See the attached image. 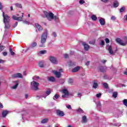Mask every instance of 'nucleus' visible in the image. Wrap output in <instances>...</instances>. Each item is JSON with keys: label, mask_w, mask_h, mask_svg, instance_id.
<instances>
[{"label": "nucleus", "mask_w": 127, "mask_h": 127, "mask_svg": "<svg viewBox=\"0 0 127 127\" xmlns=\"http://www.w3.org/2000/svg\"><path fill=\"white\" fill-rule=\"evenodd\" d=\"M56 113L59 117H64L65 116L64 112L60 110H57Z\"/></svg>", "instance_id": "8"}, {"label": "nucleus", "mask_w": 127, "mask_h": 127, "mask_svg": "<svg viewBox=\"0 0 127 127\" xmlns=\"http://www.w3.org/2000/svg\"><path fill=\"white\" fill-rule=\"evenodd\" d=\"M59 72H61V73L63 72V69L62 68H60L59 69Z\"/></svg>", "instance_id": "61"}, {"label": "nucleus", "mask_w": 127, "mask_h": 127, "mask_svg": "<svg viewBox=\"0 0 127 127\" xmlns=\"http://www.w3.org/2000/svg\"><path fill=\"white\" fill-rule=\"evenodd\" d=\"M124 74L125 75H126L127 76V70L126 71H124Z\"/></svg>", "instance_id": "63"}, {"label": "nucleus", "mask_w": 127, "mask_h": 127, "mask_svg": "<svg viewBox=\"0 0 127 127\" xmlns=\"http://www.w3.org/2000/svg\"><path fill=\"white\" fill-rule=\"evenodd\" d=\"M79 3L80 4H83V3H85V1L84 0H80Z\"/></svg>", "instance_id": "45"}, {"label": "nucleus", "mask_w": 127, "mask_h": 127, "mask_svg": "<svg viewBox=\"0 0 127 127\" xmlns=\"http://www.w3.org/2000/svg\"><path fill=\"white\" fill-rule=\"evenodd\" d=\"M37 46V43L36 42H34L31 44L32 47H35L36 46Z\"/></svg>", "instance_id": "43"}, {"label": "nucleus", "mask_w": 127, "mask_h": 127, "mask_svg": "<svg viewBox=\"0 0 127 127\" xmlns=\"http://www.w3.org/2000/svg\"><path fill=\"white\" fill-rule=\"evenodd\" d=\"M15 5H16V7H19V8H22V5L20 3H15Z\"/></svg>", "instance_id": "31"}, {"label": "nucleus", "mask_w": 127, "mask_h": 127, "mask_svg": "<svg viewBox=\"0 0 127 127\" xmlns=\"http://www.w3.org/2000/svg\"><path fill=\"white\" fill-rule=\"evenodd\" d=\"M39 66L41 68H43V67H44V62L42 61V62H39Z\"/></svg>", "instance_id": "23"}, {"label": "nucleus", "mask_w": 127, "mask_h": 127, "mask_svg": "<svg viewBox=\"0 0 127 127\" xmlns=\"http://www.w3.org/2000/svg\"><path fill=\"white\" fill-rule=\"evenodd\" d=\"M123 104L124 106H126V107H127V99H124L123 101Z\"/></svg>", "instance_id": "38"}, {"label": "nucleus", "mask_w": 127, "mask_h": 127, "mask_svg": "<svg viewBox=\"0 0 127 127\" xmlns=\"http://www.w3.org/2000/svg\"><path fill=\"white\" fill-rule=\"evenodd\" d=\"M66 108L68 109V110H71L72 109V107H71V105H67Z\"/></svg>", "instance_id": "49"}, {"label": "nucleus", "mask_w": 127, "mask_h": 127, "mask_svg": "<svg viewBox=\"0 0 127 127\" xmlns=\"http://www.w3.org/2000/svg\"><path fill=\"white\" fill-rule=\"evenodd\" d=\"M53 35L54 37H55V38L57 37V35L56 34V32H53Z\"/></svg>", "instance_id": "47"}, {"label": "nucleus", "mask_w": 127, "mask_h": 127, "mask_svg": "<svg viewBox=\"0 0 127 127\" xmlns=\"http://www.w3.org/2000/svg\"><path fill=\"white\" fill-rule=\"evenodd\" d=\"M64 58H65V59H67V58H68L69 57V55H68V54H65L64 55Z\"/></svg>", "instance_id": "44"}, {"label": "nucleus", "mask_w": 127, "mask_h": 127, "mask_svg": "<svg viewBox=\"0 0 127 127\" xmlns=\"http://www.w3.org/2000/svg\"><path fill=\"white\" fill-rule=\"evenodd\" d=\"M48 34L47 30L46 29L45 32L42 35L41 43L39 45V47H45V42H46V40L47 39Z\"/></svg>", "instance_id": "3"}, {"label": "nucleus", "mask_w": 127, "mask_h": 127, "mask_svg": "<svg viewBox=\"0 0 127 127\" xmlns=\"http://www.w3.org/2000/svg\"><path fill=\"white\" fill-rule=\"evenodd\" d=\"M68 84H69V85H73V83H74V81L73 80V79L69 78L68 80Z\"/></svg>", "instance_id": "26"}, {"label": "nucleus", "mask_w": 127, "mask_h": 127, "mask_svg": "<svg viewBox=\"0 0 127 127\" xmlns=\"http://www.w3.org/2000/svg\"><path fill=\"white\" fill-rule=\"evenodd\" d=\"M99 45H100L101 46H104V45H105V41H104L103 40H101V42L99 44Z\"/></svg>", "instance_id": "42"}, {"label": "nucleus", "mask_w": 127, "mask_h": 127, "mask_svg": "<svg viewBox=\"0 0 127 127\" xmlns=\"http://www.w3.org/2000/svg\"><path fill=\"white\" fill-rule=\"evenodd\" d=\"M102 96L101 93H98L96 94L97 98H101V96Z\"/></svg>", "instance_id": "46"}, {"label": "nucleus", "mask_w": 127, "mask_h": 127, "mask_svg": "<svg viewBox=\"0 0 127 127\" xmlns=\"http://www.w3.org/2000/svg\"><path fill=\"white\" fill-rule=\"evenodd\" d=\"M91 19H92V20H94V21H96V20H97V18L96 16H95V15H92L91 16Z\"/></svg>", "instance_id": "32"}, {"label": "nucleus", "mask_w": 127, "mask_h": 127, "mask_svg": "<svg viewBox=\"0 0 127 127\" xmlns=\"http://www.w3.org/2000/svg\"><path fill=\"white\" fill-rule=\"evenodd\" d=\"M82 45H83L84 50H85V51H88V50H89V48H90V47L89 46V45H88V44H86V43L85 42H83Z\"/></svg>", "instance_id": "14"}, {"label": "nucleus", "mask_w": 127, "mask_h": 127, "mask_svg": "<svg viewBox=\"0 0 127 127\" xmlns=\"http://www.w3.org/2000/svg\"><path fill=\"white\" fill-rule=\"evenodd\" d=\"M125 39L126 40L125 43H123V40H122L120 38H118L116 39V42L120 44V45H122L123 46H125L127 45V37H125Z\"/></svg>", "instance_id": "4"}, {"label": "nucleus", "mask_w": 127, "mask_h": 127, "mask_svg": "<svg viewBox=\"0 0 127 127\" xmlns=\"http://www.w3.org/2000/svg\"><path fill=\"white\" fill-rule=\"evenodd\" d=\"M106 43H110V40L108 38L105 39Z\"/></svg>", "instance_id": "48"}, {"label": "nucleus", "mask_w": 127, "mask_h": 127, "mask_svg": "<svg viewBox=\"0 0 127 127\" xmlns=\"http://www.w3.org/2000/svg\"><path fill=\"white\" fill-rule=\"evenodd\" d=\"M101 62H102V63H103L104 64L107 62V61L103 60L101 61Z\"/></svg>", "instance_id": "58"}, {"label": "nucleus", "mask_w": 127, "mask_h": 127, "mask_svg": "<svg viewBox=\"0 0 127 127\" xmlns=\"http://www.w3.org/2000/svg\"><path fill=\"white\" fill-rule=\"evenodd\" d=\"M5 48V46L1 45L0 44V52H1Z\"/></svg>", "instance_id": "33"}, {"label": "nucleus", "mask_w": 127, "mask_h": 127, "mask_svg": "<svg viewBox=\"0 0 127 127\" xmlns=\"http://www.w3.org/2000/svg\"><path fill=\"white\" fill-rule=\"evenodd\" d=\"M77 112H78V113H80V114H83L84 113V111H83V110H82V109L79 108L78 110H76Z\"/></svg>", "instance_id": "36"}, {"label": "nucleus", "mask_w": 127, "mask_h": 127, "mask_svg": "<svg viewBox=\"0 0 127 127\" xmlns=\"http://www.w3.org/2000/svg\"><path fill=\"white\" fill-rule=\"evenodd\" d=\"M82 122L87 123V117H86V116H84L82 117Z\"/></svg>", "instance_id": "28"}, {"label": "nucleus", "mask_w": 127, "mask_h": 127, "mask_svg": "<svg viewBox=\"0 0 127 127\" xmlns=\"http://www.w3.org/2000/svg\"><path fill=\"white\" fill-rule=\"evenodd\" d=\"M111 19L112 20H115L116 19V17L115 16H112L111 17Z\"/></svg>", "instance_id": "51"}, {"label": "nucleus", "mask_w": 127, "mask_h": 127, "mask_svg": "<svg viewBox=\"0 0 127 127\" xmlns=\"http://www.w3.org/2000/svg\"><path fill=\"white\" fill-rule=\"evenodd\" d=\"M39 85V83L36 81H32L31 82V86L32 90L34 91H37L38 90V85Z\"/></svg>", "instance_id": "5"}, {"label": "nucleus", "mask_w": 127, "mask_h": 127, "mask_svg": "<svg viewBox=\"0 0 127 127\" xmlns=\"http://www.w3.org/2000/svg\"><path fill=\"white\" fill-rule=\"evenodd\" d=\"M63 93H64V95H67V96L69 95V92H68V90L66 89H63Z\"/></svg>", "instance_id": "24"}, {"label": "nucleus", "mask_w": 127, "mask_h": 127, "mask_svg": "<svg viewBox=\"0 0 127 127\" xmlns=\"http://www.w3.org/2000/svg\"><path fill=\"white\" fill-rule=\"evenodd\" d=\"M93 88L94 89H97V88H98V83L94 82L93 85Z\"/></svg>", "instance_id": "29"}, {"label": "nucleus", "mask_w": 127, "mask_h": 127, "mask_svg": "<svg viewBox=\"0 0 127 127\" xmlns=\"http://www.w3.org/2000/svg\"><path fill=\"white\" fill-rule=\"evenodd\" d=\"M48 122V119H43L41 123L42 124H46V123Z\"/></svg>", "instance_id": "37"}, {"label": "nucleus", "mask_w": 127, "mask_h": 127, "mask_svg": "<svg viewBox=\"0 0 127 127\" xmlns=\"http://www.w3.org/2000/svg\"><path fill=\"white\" fill-rule=\"evenodd\" d=\"M89 44H95V41H90Z\"/></svg>", "instance_id": "56"}, {"label": "nucleus", "mask_w": 127, "mask_h": 127, "mask_svg": "<svg viewBox=\"0 0 127 127\" xmlns=\"http://www.w3.org/2000/svg\"><path fill=\"white\" fill-rule=\"evenodd\" d=\"M24 23L25 24H29V22H28V21H24Z\"/></svg>", "instance_id": "59"}, {"label": "nucleus", "mask_w": 127, "mask_h": 127, "mask_svg": "<svg viewBox=\"0 0 127 127\" xmlns=\"http://www.w3.org/2000/svg\"><path fill=\"white\" fill-rule=\"evenodd\" d=\"M97 108L98 110L101 111V108H102V105L101 104V101H98L96 103Z\"/></svg>", "instance_id": "16"}, {"label": "nucleus", "mask_w": 127, "mask_h": 127, "mask_svg": "<svg viewBox=\"0 0 127 127\" xmlns=\"http://www.w3.org/2000/svg\"><path fill=\"white\" fill-rule=\"evenodd\" d=\"M106 49L108 50L109 53L111 55L114 54V51H113V49L112 48V46H107Z\"/></svg>", "instance_id": "10"}, {"label": "nucleus", "mask_w": 127, "mask_h": 127, "mask_svg": "<svg viewBox=\"0 0 127 127\" xmlns=\"http://www.w3.org/2000/svg\"><path fill=\"white\" fill-rule=\"evenodd\" d=\"M60 84H61L62 85H63L64 83H65V80L64 79H61L59 81Z\"/></svg>", "instance_id": "41"}, {"label": "nucleus", "mask_w": 127, "mask_h": 127, "mask_svg": "<svg viewBox=\"0 0 127 127\" xmlns=\"http://www.w3.org/2000/svg\"><path fill=\"white\" fill-rule=\"evenodd\" d=\"M9 52H10L11 55H12V56H13V55H14L15 53H14V52H13L12 51V49H11V48H9Z\"/></svg>", "instance_id": "34"}, {"label": "nucleus", "mask_w": 127, "mask_h": 127, "mask_svg": "<svg viewBox=\"0 0 127 127\" xmlns=\"http://www.w3.org/2000/svg\"><path fill=\"white\" fill-rule=\"evenodd\" d=\"M8 113H9V111L7 110H4L2 112V116L3 118H5L6 116H7Z\"/></svg>", "instance_id": "15"}, {"label": "nucleus", "mask_w": 127, "mask_h": 127, "mask_svg": "<svg viewBox=\"0 0 127 127\" xmlns=\"http://www.w3.org/2000/svg\"><path fill=\"white\" fill-rule=\"evenodd\" d=\"M90 64V62L88 61L85 63V65H86V66H89V65Z\"/></svg>", "instance_id": "55"}, {"label": "nucleus", "mask_w": 127, "mask_h": 127, "mask_svg": "<svg viewBox=\"0 0 127 127\" xmlns=\"http://www.w3.org/2000/svg\"><path fill=\"white\" fill-rule=\"evenodd\" d=\"M113 126L115 127H121L122 126V124L121 123H115L113 124Z\"/></svg>", "instance_id": "39"}, {"label": "nucleus", "mask_w": 127, "mask_h": 127, "mask_svg": "<svg viewBox=\"0 0 127 127\" xmlns=\"http://www.w3.org/2000/svg\"><path fill=\"white\" fill-rule=\"evenodd\" d=\"M0 108L1 109H3V105H2V104H1V103H0Z\"/></svg>", "instance_id": "57"}, {"label": "nucleus", "mask_w": 127, "mask_h": 127, "mask_svg": "<svg viewBox=\"0 0 127 127\" xmlns=\"http://www.w3.org/2000/svg\"><path fill=\"white\" fill-rule=\"evenodd\" d=\"M46 53H47V51L46 50H42V51H40L38 52V55H41L42 54H46Z\"/></svg>", "instance_id": "21"}, {"label": "nucleus", "mask_w": 127, "mask_h": 127, "mask_svg": "<svg viewBox=\"0 0 127 127\" xmlns=\"http://www.w3.org/2000/svg\"><path fill=\"white\" fill-rule=\"evenodd\" d=\"M44 14L46 18L49 20V21H51L52 19L56 21L58 19L57 16L54 15V14L52 12H48L47 11H44Z\"/></svg>", "instance_id": "2"}, {"label": "nucleus", "mask_w": 127, "mask_h": 127, "mask_svg": "<svg viewBox=\"0 0 127 127\" xmlns=\"http://www.w3.org/2000/svg\"><path fill=\"white\" fill-rule=\"evenodd\" d=\"M53 74H54V75H55L57 78H60L61 77V73L59 71H57L56 70H53Z\"/></svg>", "instance_id": "9"}, {"label": "nucleus", "mask_w": 127, "mask_h": 127, "mask_svg": "<svg viewBox=\"0 0 127 127\" xmlns=\"http://www.w3.org/2000/svg\"><path fill=\"white\" fill-rule=\"evenodd\" d=\"M48 81L50 82H55V77L53 76H51L48 78Z\"/></svg>", "instance_id": "19"}, {"label": "nucleus", "mask_w": 127, "mask_h": 127, "mask_svg": "<svg viewBox=\"0 0 127 127\" xmlns=\"http://www.w3.org/2000/svg\"><path fill=\"white\" fill-rule=\"evenodd\" d=\"M104 79H109V76L107 75H104L103 76Z\"/></svg>", "instance_id": "52"}, {"label": "nucleus", "mask_w": 127, "mask_h": 127, "mask_svg": "<svg viewBox=\"0 0 127 127\" xmlns=\"http://www.w3.org/2000/svg\"><path fill=\"white\" fill-rule=\"evenodd\" d=\"M14 83L15 85L12 87V89H16L18 86V81H16Z\"/></svg>", "instance_id": "20"}, {"label": "nucleus", "mask_w": 127, "mask_h": 127, "mask_svg": "<svg viewBox=\"0 0 127 127\" xmlns=\"http://www.w3.org/2000/svg\"><path fill=\"white\" fill-rule=\"evenodd\" d=\"M17 24H18V22H16L14 24V25L13 26V28H15L17 26Z\"/></svg>", "instance_id": "54"}, {"label": "nucleus", "mask_w": 127, "mask_h": 127, "mask_svg": "<svg viewBox=\"0 0 127 127\" xmlns=\"http://www.w3.org/2000/svg\"><path fill=\"white\" fill-rule=\"evenodd\" d=\"M2 9V5H1V2H0V10Z\"/></svg>", "instance_id": "60"}, {"label": "nucleus", "mask_w": 127, "mask_h": 127, "mask_svg": "<svg viewBox=\"0 0 127 127\" xmlns=\"http://www.w3.org/2000/svg\"><path fill=\"white\" fill-rule=\"evenodd\" d=\"M119 4L118 1H115L113 3V6L114 7H118V6H119Z\"/></svg>", "instance_id": "25"}, {"label": "nucleus", "mask_w": 127, "mask_h": 127, "mask_svg": "<svg viewBox=\"0 0 127 127\" xmlns=\"http://www.w3.org/2000/svg\"><path fill=\"white\" fill-rule=\"evenodd\" d=\"M49 60L53 64H58V61H57L56 58L51 56L50 57Z\"/></svg>", "instance_id": "7"}, {"label": "nucleus", "mask_w": 127, "mask_h": 127, "mask_svg": "<svg viewBox=\"0 0 127 127\" xmlns=\"http://www.w3.org/2000/svg\"><path fill=\"white\" fill-rule=\"evenodd\" d=\"M55 99H56V100L59 99V95H58V94H55V96H54V97H53V100H55Z\"/></svg>", "instance_id": "35"}, {"label": "nucleus", "mask_w": 127, "mask_h": 127, "mask_svg": "<svg viewBox=\"0 0 127 127\" xmlns=\"http://www.w3.org/2000/svg\"><path fill=\"white\" fill-rule=\"evenodd\" d=\"M103 86L105 89H109V86H108V83L107 82L104 83Z\"/></svg>", "instance_id": "30"}, {"label": "nucleus", "mask_w": 127, "mask_h": 127, "mask_svg": "<svg viewBox=\"0 0 127 127\" xmlns=\"http://www.w3.org/2000/svg\"><path fill=\"white\" fill-rule=\"evenodd\" d=\"M13 78H22V74L20 73H17L12 75Z\"/></svg>", "instance_id": "11"}, {"label": "nucleus", "mask_w": 127, "mask_h": 127, "mask_svg": "<svg viewBox=\"0 0 127 127\" xmlns=\"http://www.w3.org/2000/svg\"><path fill=\"white\" fill-rule=\"evenodd\" d=\"M112 97L115 99L117 98V97H118V93L117 92H114L113 93Z\"/></svg>", "instance_id": "27"}, {"label": "nucleus", "mask_w": 127, "mask_h": 127, "mask_svg": "<svg viewBox=\"0 0 127 127\" xmlns=\"http://www.w3.org/2000/svg\"><path fill=\"white\" fill-rule=\"evenodd\" d=\"M99 69L100 72H102V73L106 71V68H105V67L104 66H100L99 67Z\"/></svg>", "instance_id": "22"}, {"label": "nucleus", "mask_w": 127, "mask_h": 127, "mask_svg": "<svg viewBox=\"0 0 127 127\" xmlns=\"http://www.w3.org/2000/svg\"><path fill=\"white\" fill-rule=\"evenodd\" d=\"M35 26L37 28L38 31H41L43 29V28L37 23H35Z\"/></svg>", "instance_id": "13"}, {"label": "nucleus", "mask_w": 127, "mask_h": 127, "mask_svg": "<svg viewBox=\"0 0 127 127\" xmlns=\"http://www.w3.org/2000/svg\"><path fill=\"white\" fill-rule=\"evenodd\" d=\"M125 9H126V7H122L120 9V12H124V11H125Z\"/></svg>", "instance_id": "40"}, {"label": "nucleus", "mask_w": 127, "mask_h": 127, "mask_svg": "<svg viewBox=\"0 0 127 127\" xmlns=\"http://www.w3.org/2000/svg\"><path fill=\"white\" fill-rule=\"evenodd\" d=\"M98 19L101 25H105V24H106V21H105V19L102 17H99Z\"/></svg>", "instance_id": "12"}, {"label": "nucleus", "mask_w": 127, "mask_h": 127, "mask_svg": "<svg viewBox=\"0 0 127 127\" xmlns=\"http://www.w3.org/2000/svg\"><path fill=\"white\" fill-rule=\"evenodd\" d=\"M3 21L5 25L4 28L5 29H9L10 28V19L7 14H5L4 12L2 11Z\"/></svg>", "instance_id": "1"}, {"label": "nucleus", "mask_w": 127, "mask_h": 127, "mask_svg": "<svg viewBox=\"0 0 127 127\" xmlns=\"http://www.w3.org/2000/svg\"><path fill=\"white\" fill-rule=\"evenodd\" d=\"M3 56H6L7 55V53L6 52H4L2 53Z\"/></svg>", "instance_id": "53"}, {"label": "nucleus", "mask_w": 127, "mask_h": 127, "mask_svg": "<svg viewBox=\"0 0 127 127\" xmlns=\"http://www.w3.org/2000/svg\"><path fill=\"white\" fill-rule=\"evenodd\" d=\"M20 14H22L21 16L17 17L15 15L12 16V19L14 20H17V21H22V17H23V13H19Z\"/></svg>", "instance_id": "6"}, {"label": "nucleus", "mask_w": 127, "mask_h": 127, "mask_svg": "<svg viewBox=\"0 0 127 127\" xmlns=\"http://www.w3.org/2000/svg\"><path fill=\"white\" fill-rule=\"evenodd\" d=\"M80 66H76L75 67H74V68L72 69V72L73 73L78 72L79 71V70H80Z\"/></svg>", "instance_id": "18"}, {"label": "nucleus", "mask_w": 127, "mask_h": 127, "mask_svg": "<svg viewBox=\"0 0 127 127\" xmlns=\"http://www.w3.org/2000/svg\"><path fill=\"white\" fill-rule=\"evenodd\" d=\"M124 18H125V19H126V20H127V15H125V16H124Z\"/></svg>", "instance_id": "64"}, {"label": "nucleus", "mask_w": 127, "mask_h": 127, "mask_svg": "<svg viewBox=\"0 0 127 127\" xmlns=\"http://www.w3.org/2000/svg\"><path fill=\"white\" fill-rule=\"evenodd\" d=\"M69 65H70V66H73V65H74V63L70 61L69 62Z\"/></svg>", "instance_id": "50"}, {"label": "nucleus", "mask_w": 127, "mask_h": 127, "mask_svg": "<svg viewBox=\"0 0 127 127\" xmlns=\"http://www.w3.org/2000/svg\"><path fill=\"white\" fill-rule=\"evenodd\" d=\"M50 94H51V91H50V90H48L45 93V95H43L42 97L43 98H46V97H47V96H49V95H50Z\"/></svg>", "instance_id": "17"}, {"label": "nucleus", "mask_w": 127, "mask_h": 127, "mask_svg": "<svg viewBox=\"0 0 127 127\" xmlns=\"http://www.w3.org/2000/svg\"><path fill=\"white\" fill-rule=\"evenodd\" d=\"M70 55H73L74 54V52L71 51L70 53Z\"/></svg>", "instance_id": "62"}]
</instances>
